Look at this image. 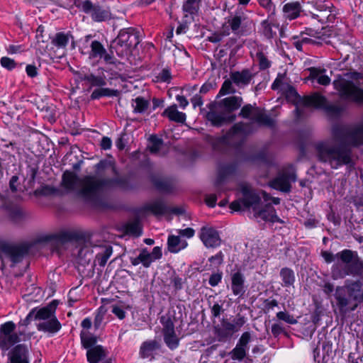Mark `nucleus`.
I'll return each instance as SVG.
<instances>
[{
  "label": "nucleus",
  "instance_id": "1",
  "mask_svg": "<svg viewBox=\"0 0 363 363\" xmlns=\"http://www.w3.org/2000/svg\"><path fill=\"white\" fill-rule=\"evenodd\" d=\"M116 182L115 179L94 175L79 178L75 173L65 171L62 177L61 186L67 192L77 191V194L86 201H93L104 188L112 186Z\"/></svg>",
  "mask_w": 363,
  "mask_h": 363
},
{
  "label": "nucleus",
  "instance_id": "2",
  "mask_svg": "<svg viewBox=\"0 0 363 363\" xmlns=\"http://www.w3.org/2000/svg\"><path fill=\"white\" fill-rule=\"evenodd\" d=\"M242 198L233 201L230 204V208L234 211L250 210L254 213L255 218H259L264 221L271 223H280L283 221L277 216L275 208L270 204H267L262 208H260L261 198L252 189L244 186L241 189Z\"/></svg>",
  "mask_w": 363,
  "mask_h": 363
},
{
  "label": "nucleus",
  "instance_id": "3",
  "mask_svg": "<svg viewBox=\"0 0 363 363\" xmlns=\"http://www.w3.org/2000/svg\"><path fill=\"white\" fill-rule=\"evenodd\" d=\"M321 255L327 263L333 262L335 259L341 261L332 267L331 275L334 279H343L349 275L360 276L363 273V262L355 251L343 250L335 255L330 252L323 251Z\"/></svg>",
  "mask_w": 363,
  "mask_h": 363
},
{
  "label": "nucleus",
  "instance_id": "4",
  "mask_svg": "<svg viewBox=\"0 0 363 363\" xmlns=\"http://www.w3.org/2000/svg\"><path fill=\"white\" fill-rule=\"evenodd\" d=\"M334 88L345 100L363 103V74L357 72H346L338 74L333 81Z\"/></svg>",
  "mask_w": 363,
  "mask_h": 363
},
{
  "label": "nucleus",
  "instance_id": "5",
  "mask_svg": "<svg viewBox=\"0 0 363 363\" xmlns=\"http://www.w3.org/2000/svg\"><path fill=\"white\" fill-rule=\"evenodd\" d=\"M334 296L341 313L353 311L363 303V283L360 280H347L344 286L336 288Z\"/></svg>",
  "mask_w": 363,
  "mask_h": 363
},
{
  "label": "nucleus",
  "instance_id": "6",
  "mask_svg": "<svg viewBox=\"0 0 363 363\" xmlns=\"http://www.w3.org/2000/svg\"><path fill=\"white\" fill-rule=\"evenodd\" d=\"M57 300H52L42 308H34V320L40 321L36 327L38 331L54 335L60 330L62 325L55 315L58 306Z\"/></svg>",
  "mask_w": 363,
  "mask_h": 363
},
{
  "label": "nucleus",
  "instance_id": "7",
  "mask_svg": "<svg viewBox=\"0 0 363 363\" xmlns=\"http://www.w3.org/2000/svg\"><path fill=\"white\" fill-rule=\"evenodd\" d=\"M272 89L273 90H281L284 93L286 98L295 104L315 108H324L326 104V98L318 93H315L311 96H305L304 98H301L293 86L284 84L279 79H275L272 85Z\"/></svg>",
  "mask_w": 363,
  "mask_h": 363
},
{
  "label": "nucleus",
  "instance_id": "8",
  "mask_svg": "<svg viewBox=\"0 0 363 363\" xmlns=\"http://www.w3.org/2000/svg\"><path fill=\"white\" fill-rule=\"evenodd\" d=\"M140 43L139 35L132 28L122 30L111 44V52L121 57L128 56Z\"/></svg>",
  "mask_w": 363,
  "mask_h": 363
},
{
  "label": "nucleus",
  "instance_id": "9",
  "mask_svg": "<svg viewBox=\"0 0 363 363\" xmlns=\"http://www.w3.org/2000/svg\"><path fill=\"white\" fill-rule=\"evenodd\" d=\"M16 324L13 321H8L0 325V350L2 355L15 344L24 340L25 332H15Z\"/></svg>",
  "mask_w": 363,
  "mask_h": 363
},
{
  "label": "nucleus",
  "instance_id": "10",
  "mask_svg": "<svg viewBox=\"0 0 363 363\" xmlns=\"http://www.w3.org/2000/svg\"><path fill=\"white\" fill-rule=\"evenodd\" d=\"M76 6L84 13L89 14L95 22L106 21L111 18L109 9L93 4L90 0L81 1Z\"/></svg>",
  "mask_w": 363,
  "mask_h": 363
},
{
  "label": "nucleus",
  "instance_id": "11",
  "mask_svg": "<svg viewBox=\"0 0 363 363\" xmlns=\"http://www.w3.org/2000/svg\"><path fill=\"white\" fill-rule=\"evenodd\" d=\"M240 116L248 118L260 125L272 127L274 125V120L257 106L251 104L244 106L240 112Z\"/></svg>",
  "mask_w": 363,
  "mask_h": 363
},
{
  "label": "nucleus",
  "instance_id": "12",
  "mask_svg": "<svg viewBox=\"0 0 363 363\" xmlns=\"http://www.w3.org/2000/svg\"><path fill=\"white\" fill-rule=\"evenodd\" d=\"M245 322V318L240 314L236 315L232 323L227 320H223L221 322V328L216 329V334L219 340L227 338L233 333L239 331Z\"/></svg>",
  "mask_w": 363,
  "mask_h": 363
},
{
  "label": "nucleus",
  "instance_id": "13",
  "mask_svg": "<svg viewBox=\"0 0 363 363\" xmlns=\"http://www.w3.org/2000/svg\"><path fill=\"white\" fill-rule=\"evenodd\" d=\"M199 238L203 245L208 248L217 247L221 243L218 232L211 226H203L200 230Z\"/></svg>",
  "mask_w": 363,
  "mask_h": 363
},
{
  "label": "nucleus",
  "instance_id": "14",
  "mask_svg": "<svg viewBox=\"0 0 363 363\" xmlns=\"http://www.w3.org/2000/svg\"><path fill=\"white\" fill-rule=\"evenodd\" d=\"M247 125L243 123H238L235 124L232 128L226 134V139L228 142L240 145L243 141L245 136L248 133Z\"/></svg>",
  "mask_w": 363,
  "mask_h": 363
},
{
  "label": "nucleus",
  "instance_id": "15",
  "mask_svg": "<svg viewBox=\"0 0 363 363\" xmlns=\"http://www.w3.org/2000/svg\"><path fill=\"white\" fill-rule=\"evenodd\" d=\"M8 359L7 363H29L26 345L19 344L13 347L8 353Z\"/></svg>",
  "mask_w": 363,
  "mask_h": 363
},
{
  "label": "nucleus",
  "instance_id": "16",
  "mask_svg": "<svg viewBox=\"0 0 363 363\" xmlns=\"http://www.w3.org/2000/svg\"><path fill=\"white\" fill-rule=\"evenodd\" d=\"M296 179L294 174L282 173L270 182V186L283 192H289L291 189V182Z\"/></svg>",
  "mask_w": 363,
  "mask_h": 363
},
{
  "label": "nucleus",
  "instance_id": "17",
  "mask_svg": "<svg viewBox=\"0 0 363 363\" xmlns=\"http://www.w3.org/2000/svg\"><path fill=\"white\" fill-rule=\"evenodd\" d=\"M230 77L233 84L240 88H244L250 83L254 74L250 69H244L241 71L230 72Z\"/></svg>",
  "mask_w": 363,
  "mask_h": 363
},
{
  "label": "nucleus",
  "instance_id": "18",
  "mask_svg": "<svg viewBox=\"0 0 363 363\" xmlns=\"http://www.w3.org/2000/svg\"><path fill=\"white\" fill-rule=\"evenodd\" d=\"M231 289L235 296H242L245 294V277L241 272H237L232 274Z\"/></svg>",
  "mask_w": 363,
  "mask_h": 363
},
{
  "label": "nucleus",
  "instance_id": "19",
  "mask_svg": "<svg viewBox=\"0 0 363 363\" xmlns=\"http://www.w3.org/2000/svg\"><path fill=\"white\" fill-rule=\"evenodd\" d=\"M70 38H73L70 32H58L51 38V43L57 50H65Z\"/></svg>",
  "mask_w": 363,
  "mask_h": 363
},
{
  "label": "nucleus",
  "instance_id": "20",
  "mask_svg": "<svg viewBox=\"0 0 363 363\" xmlns=\"http://www.w3.org/2000/svg\"><path fill=\"white\" fill-rule=\"evenodd\" d=\"M206 118L209 121L212 125L215 126H220L226 122H231L235 119V116L232 115L227 116L224 113H217L213 111H211L207 113Z\"/></svg>",
  "mask_w": 363,
  "mask_h": 363
},
{
  "label": "nucleus",
  "instance_id": "21",
  "mask_svg": "<svg viewBox=\"0 0 363 363\" xmlns=\"http://www.w3.org/2000/svg\"><path fill=\"white\" fill-rule=\"evenodd\" d=\"M160 348V344L155 340L145 341L140 348V356L145 359L153 355Z\"/></svg>",
  "mask_w": 363,
  "mask_h": 363
},
{
  "label": "nucleus",
  "instance_id": "22",
  "mask_svg": "<svg viewBox=\"0 0 363 363\" xmlns=\"http://www.w3.org/2000/svg\"><path fill=\"white\" fill-rule=\"evenodd\" d=\"M309 78L315 81L318 84L327 86L330 84V78L325 74V69L320 68L311 67L310 69Z\"/></svg>",
  "mask_w": 363,
  "mask_h": 363
},
{
  "label": "nucleus",
  "instance_id": "23",
  "mask_svg": "<svg viewBox=\"0 0 363 363\" xmlns=\"http://www.w3.org/2000/svg\"><path fill=\"white\" fill-rule=\"evenodd\" d=\"M301 11V6L298 1L286 4L283 7L284 16L286 18L293 20L298 18Z\"/></svg>",
  "mask_w": 363,
  "mask_h": 363
},
{
  "label": "nucleus",
  "instance_id": "24",
  "mask_svg": "<svg viewBox=\"0 0 363 363\" xmlns=\"http://www.w3.org/2000/svg\"><path fill=\"white\" fill-rule=\"evenodd\" d=\"M106 354L104 348L101 345H96L90 348L86 352L87 360L90 363H99L105 358Z\"/></svg>",
  "mask_w": 363,
  "mask_h": 363
},
{
  "label": "nucleus",
  "instance_id": "25",
  "mask_svg": "<svg viewBox=\"0 0 363 363\" xmlns=\"http://www.w3.org/2000/svg\"><path fill=\"white\" fill-rule=\"evenodd\" d=\"M228 23L235 33L238 32L241 27L250 26L252 24V21L244 16H235L230 18Z\"/></svg>",
  "mask_w": 363,
  "mask_h": 363
},
{
  "label": "nucleus",
  "instance_id": "26",
  "mask_svg": "<svg viewBox=\"0 0 363 363\" xmlns=\"http://www.w3.org/2000/svg\"><path fill=\"white\" fill-rule=\"evenodd\" d=\"M162 115L168 117L170 121L177 123H184L186 121V114L179 111L175 104L167 108Z\"/></svg>",
  "mask_w": 363,
  "mask_h": 363
},
{
  "label": "nucleus",
  "instance_id": "27",
  "mask_svg": "<svg viewBox=\"0 0 363 363\" xmlns=\"http://www.w3.org/2000/svg\"><path fill=\"white\" fill-rule=\"evenodd\" d=\"M167 245L169 252L177 253L185 248L187 242L185 240H182L179 236L170 235L167 240Z\"/></svg>",
  "mask_w": 363,
  "mask_h": 363
},
{
  "label": "nucleus",
  "instance_id": "28",
  "mask_svg": "<svg viewBox=\"0 0 363 363\" xmlns=\"http://www.w3.org/2000/svg\"><path fill=\"white\" fill-rule=\"evenodd\" d=\"M242 103V99L240 96H230L221 101L222 105L228 113H231L239 108Z\"/></svg>",
  "mask_w": 363,
  "mask_h": 363
},
{
  "label": "nucleus",
  "instance_id": "29",
  "mask_svg": "<svg viewBox=\"0 0 363 363\" xmlns=\"http://www.w3.org/2000/svg\"><path fill=\"white\" fill-rule=\"evenodd\" d=\"M274 17L272 18H269L268 16L266 20H264L261 23V25L263 28V33L264 35L268 38H272L277 34L276 31L273 30V28H279V25L274 23Z\"/></svg>",
  "mask_w": 363,
  "mask_h": 363
},
{
  "label": "nucleus",
  "instance_id": "30",
  "mask_svg": "<svg viewBox=\"0 0 363 363\" xmlns=\"http://www.w3.org/2000/svg\"><path fill=\"white\" fill-rule=\"evenodd\" d=\"M5 250L13 264L20 262L26 254L24 249L18 247H8Z\"/></svg>",
  "mask_w": 363,
  "mask_h": 363
},
{
  "label": "nucleus",
  "instance_id": "31",
  "mask_svg": "<svg viewBox=\"0 0 363 363\" xmlns=\"http://www.w3.org/2000/svg\"><path fill=\"white\" fill-rule=\"evenodd\" d=\"M80 339L82 347L86 349L87 350H89L90 348L96 346V337L91 335L89 332H86L84 330L81 331Z\"/></svg>",
  "mask_w": 363,
  "mask_h": 363
},
{
  "label": "nucleus",
  "instance_id": "32",
  "mask_svg": "<svg viewBox=\"0 0 363 363\" xmlns=\"http://www.w3.org/2000/svg\"><path fill=\"white\" fill-rule=\"evenodd\" d=\"M280 277L282 280V286L289 287L293 286L295 281V276L292 269L285 267L280 271Z\"/></svg>",
  "mask_w": 363,
  "mask_h": 363
},
{
  "label": "nucleus",
  "instance_id": "33",
  "mask_svg": "<svg viewBox=\"0 0 363 363\" xmlns=\"http://www.w3.org/2000/svg\"><path fill=\"white\" fill-rule=\"evenodd\" d=\"M132 106L134 113H142L147 111L150 106V102L143 97L138 96L133 100Z\"/></svg>",
  "mask_w": 363,
  "mask_h": 363
},
{
  "label": "nucleus",
  "instance_id": "34",
  "mask_svg": "<svg viewBox=\"0 0 363 363\" xmlns=\"http://www.w3.org/2000/svg\"><path fill=\"white\" fill-rule=\"evenodd\" d=\"M147 260V250L146 248L141 250L137 257L130 258V262L133 266L142 264L145 268L149 267V262Z\"/></svg>",
  "mask_w": 363,
  "mask_h": 363
},
{
  "label": "nucleus",
  "instance_id": "35",
  "mask_svg": "<svg viewBox=\"0 0 363 363\" xmlns=\"http://www.w3.org/2000/svg\"><path fill=\"white\" fill-rule=\"evenodd\" d=\"M90 47L91 52L89 56L91 58H102L103 55H104L106 52V49L104 48L103 45L98 40L92 41Z\"/></svg>",
  "mask_w": 363,
  "mask_h": 363
},
{
  "label": "nucleus",
  "instance_id": "36",
  "mask_svg": "<svg viewBox=\"0 0 363 363\" xmlns=\"http://www.w3.org/2000/svg\"><path fill=\"white\" fill-rule=\"evenodd\" d=\"M118 91L117 90L111 89L108 88L96 89L93 91L91 94V99H99L103 96H117Z\"/></svg>",
  "mask_w": 363,
  "mask_h": 363
},
{
  "label": "nucleus",
  "instance_id": "37",
  "mask_svg": "<svg viewBox=\"0 0 363 363\" xmlns=\"http://www.w3.org/2000/svg\"><path fill=\"white\" fill-rule=\"evenodd\" d=\"M111 254L112 247L110 246L105 247L96 255V262H97L101 267H104Z\"/></svg>",
  "mask_w": 363,
  "mask_h": 363
},
{
  "label": "nucleus",
  "instance_id": "38",
  "mask_svg": "<svg viewBox=\"0 0 363 363\" xmlns=\"http://www.w3.org/2000/svg\"><path fill=\"white\" fill-rule=\"evenodd\" d=\"M160 323L162 325L163 335L166 334L172 333L174 330V325L169 316L162 315L160 318Z\"/></svg>",
  "mask_w": 363,
  "mask_h": 363
},
{
  "label": "nucleus",
  "instance_id": "39",
  "mask_svg": "<svg viewBox=\"0 0 363 363\" xmlns=\"http://www.w3.org/2000/svg\"><path fill=\"white\" fill-rule=\"evenodd\" d=\"M84 80L90 83L92 86H103L106 84L104 77L96 76L93 74L85 75L84 77Z\"/></svg>",
  "mask_w": 363,
  "mask_h": 363
},
{
  "label": "nucleus",
  "instance_id": "40",
  "mask_svg": "<svg viewBox=\"0 0 363 363\" xmlns=\"http://www.w3.org/2000/svg\"><path fill=\"white\" fill-rule=\"evenodd\" d=\"M163 145L162 140L156 135H151L150 138V145L148 148L151 153L158 154Z\"/></svg>",
  "mask_w": 363,
  "mask_h": 363
},
{
  "label": "nucleus",
  "instance_id": "41",
  "mask_svg": "<svg viewBox=\"0 0 363 363\" xmlns=\"http://www.w3.org/2000/svg\"><path fill=\"white\" fill-rule=\"evenodd\" d=\"M164 341L169 349L174 350L179 346V339L174 331L172 333L164 335Z\"/></svg>",
  "mask_w": 363,
  "mask_h": 363
},
{
  "label": "nucleus",
  "instance_id": "42",
  "mask_svg": "<svg viewBox=\"0 0 363 363\" xmlns=\"http://www.w3.org/2000/svg\"><path fill=\"white\" fill-rule=\"evenodd\" d=\"M256 57L260 69L264 70L270 67L271 62L268 60L262 49H258L256 53Z\"/></svg>",
  "mask_w": 363,
  "mask_h": 363
},
{
  "label": "nucleus",
  "instance_id": "43",
  "mask_svg": "<svg viewBox=\"0 0 363 363\" xmlns=\"http://www.w3.org/2000/svg\"><path fill=\"white\" fill-rule=\"evenodd\" d=\"M148 209L155 215H163L167 209L164 203L162 201H156L149 205Z\"/></svg>",
  "mask_w": 363,
  "mask_h": 363
},
{
  "label": "nucleus",
  "instance_id": "44",
  "mask_svg": "<svg viewBox=\"0 0 363 363\" xmlns=\"http://www.w3.org/2000/svg\"><path fill=\"white\" fill-rule=\"evenodd\" d=\"M247 351V350L235 345V348L230 352L229 354L232 359L240 362L245 357Z\"/></svg>",
  "mask_w": 363,
  "mask_h": 363
},
{
  "label": "nucleus",
  "instance_id": "45",
  "mask_svg": "<svg viewBox=\"0 0 363 363\" xmlns=\"http://www.w3.org/2000/svg\"><path fill=\"white\" fill-rule=\"evenodd\" d=\"M259 4L268 12L269 18H272L275 16V6L272 0H257Z\"/></svg>",
  "mask_w": 363,
  "mask_h": 363
},
{
  "label": "nucleus",
  "instance_id": "46",
  "mask_svg": "<svg viewBox=\"0 0 363 363\" xmlns=\"http://www.w3.org/2000/svg\"><path fill=\"white\" fill-rule=\"evenodd\" d=\"M233 81L231 79H228L224 81L222 84V86L219 91V94L220 95H226L228 94H234L236 92L235 89L233 86Z\"/></svg>",
  "mask_w": 363,
  "mask_h": 363
},
{
  "label": "nucleus",
  "instance_id": "47",
  "mask_svg": "<svg viewBox=\"0 0 363 363\" xmlns=\"http://www.w3.org/2000/svg\"><path fill=\"white\" fill-rule=\"evenodd\" d=\"M162 256V249L160 247H155L152 252L147 250V259L149 262V267L151 264L157 259H160Z\"/></svg>",
  "mask_w": 363,
  "mask_h": 363
},
{
  "label": "nucleus",
  "instance_id": "48",
  "mask_svg": "<svg viewBox=\"0 0 363 363\" xmlns=\"http://www.w3.org/2000/svg\"><path fill=\"white\" fill-rule=\"evenodd\" d=\"M126 230L128 233L135 237H139L142 234V228L140 224L137 222L128 224L126 226Z\"/></svg>",
  "mask_w": 363,
  "mask_h": 363
},
{
  "label": "nucleus",
  "instance_id": "49",
  "mask_svg": "<svg viewBox=\"0 0 363 363\" xmlns=\"http://www.w3.org/2000/svg\"><path fill=\"white\" fill-rule=\"evenodd\" d=\"M235 171V167L233 165L223 166L219 169L218 178L217 184L221 183L225 175L230 174Z\"/></svg>",
  "mask_w": 363,
  "mask_h": 363
},
{
  "label": "nucleus",
  "instance_id": "50",
  "mask_svg": "<svg viewBox=\"0 0 363 363\" xmlns=\"http://www.w3.org/2000/svg\"><path fill=\"white\" fill-rule=\"evenodd\" d=\"M59 190L51 186L45 185L41 186L40 189L36 190V193L43 196H50L57 194Z\"/></svg>",
  "mask_w": 363,
  "mask_h": 363
},
{
  "label": "nucleus",
  "instance_id": "51",
  "mask_svg": "<svg viewBox=\"0 0 363 363\" xmlns=\"http://www.w3.org/2000/svg\"><path fill=\"white\" fill-rule=\"evenodd\" d=\"M277 317L279 320H283L289 324H296L297 320L286 311H279L277 313Z\"/></svg>",
  "mask_w": 363,
  "mask_h": 363
},
{
  "label": "nucleus",
  "instance_id": "52",
  "mask_svg": "<svg viewBox=\"0 0 363 363\" xmlns=\"http://www.w3.org/2000/svg\"><path fill=\"white\" fill-rule=\"evenodd\" d=\"M251 340V334L249 332H245L242 334L236 345L248 350V344Z\"/></svg>",
  "mask_w": 363,
  "mask_h": 363
},
{
  "label": "nucleus",
  "instance_id": "53",
  "mask_svg": "<svg viewBox=\"0 0 363 363\" xmlns=\"http://www.w3.org/2000/svg\"><path fill=\"white\" fill-rule=\"evenodd\" d=\"M183 10L189 13H194L196 10V0H186L183 4Z\"/></svg>",
  "mask_w": 363,
  "mask_h": 363
},
{
  "label": "nucleus",
  "instance_id": "54",
  "mask_svg": "<svg viewBox=\"0 0 363 363\" xmlns=\"http://www.w3.org/2000/svg\"><path fill=\"white\" fill-rule=\"evenodd\" d=\"M171 78L172 75L168 69H163L157 76V81L162 82H169Z\"/></svg>",
  "mask_w": 363,
  "mask_h": 363
},
{
  "label": "nucleus",
  "instance_id": "55",
  "mask_svg": "<svg viewBox=\"0 0 363 363\" xmlns=\"http://www.w3.org/2000/svg\"><path fill=\"white\" fill-rule=\"evenodd\" d=\"M106 312V310L104 307L101 306L99 308L98 313L96 315L95 318H94V326L96 328H98L100 327V325L103 321L104 316Z\"/></svg>",
  "mask_w": 363,
  "mask_h": 363
},
{
  "label": "nucleus",
  "instance_id": "56",
  "mask_svg": "<svg viewBox=\"0 0 363 363\" xmlns=\"http://www.w3.org/2000/svg\"><path fill=\"white\" fill-rule=\"evenodd\" d=\"M1 65L4 68L11 70L16 67V63L9 57H3L1 58Z\"/></svg>",
  "mask_w": 363,
  "mask_h": 363
},
{
  "label": "nucleus",
  "instance_id": "57",
  "mask_svg": "<svg viewBox=\"0 0 363 363\" xmlns=\"http://www.w3.org/2000/svg\"><path fill=\"white\" fill-rule=\"evenodd\" d=\"M278 306V301L275 299H265L264 301V311L268 313Z\"/></svg>",
  "mask_w": 363,
  "mask_h": 363
},
{
  "label": "nucleus",
  "instance_id": "58",
  "mask_svg": "<svg viewBox=\"0 0 363 363\" xmlns=\"http://www.w3.org/2000/svg\"><path fill=\"white\" fill-rule=\"evenodd\" d=\"M223 311V305L218 303H215L211 308L212 316L214 318L219 317Z\"/></svg>",
  "mask_w": 363,
  "mask_h": 363
},
{
  "label": "nucleus",
  "instance_id": "59",
  "mask_svg": "<svg viewBox=\"0 0 363 363\" xmlns=\"http://www.w3.org/2000/svg\"><path fill=\"white\" fill-rule=\"evenodd\" d=\"M222 279V273H215L211 275L209 278V284L211 286H217L221 281Z\"/></svg>",
  "mask_w": 363,
  "mask_h": 363
},
{
  "label": "nucleus",
  "instance_id": "60",
  "mask_svg": "<svg viewBox=\"0 0 363 363\" xmlns=\"http://www.w3.org/2000/svg\"><path fill=\"white\" fill-rule=\"evenodd\" d=\"M112 146V141L110 138L104 136L100 143V147L104 150H110Z\"/></svg>",
  "mask_w": 363,
  "mask_h": 363
},
{
  "label": "nucleus",
  "instance_id": "61",
  "mask_svg": "<svg viewBox=\"0 0 363 363\" xmlns=\"http://www.w3.org/2000/svg\"><path fill=\"white\" fill-rule=\"evenodd\" d=\"M112 313L116 315L120 320H123L125 317V312L124 310L118 306H113Z\"/></svg>",
  "mask_w": 363,
  "mask_h": 363
},
{
  "label": "nucleus",
  "instance_id": "62",
  "mask_svg": "<svg viewBox=\"0 0 363 363\" xmlns=\"http://www.w3.org/2000/svg\"><path fill=\"white\" fill-rule=\"evenodd\" d=\"M178 233L181 236L186 237L188 238H191L194 235L195 231L191 228H187L185 229H180L178 230Z\"/></svg>",
  "mask_w": 363,
  "mask_h": 363
},
{
  "label": "nucleus",
  "instance_id": "63",
  "mask_svg": "<svg viewBox=\"0 0 363 363\" xmlns=\"http://www.w3.org/2000/svg\"><path fill=\"white\" fill-rule=\"evenodd\" d=\"M26 72L30 77H35L38 75V69L33 65H28L26 67Z\"/></svg>",
  "mask_w": 363,
  "mask_h": 363
},
{
  "label": "nucleus",
  "instance_id": "64",
  "mask_svg": "<svg viewBox=\"0 0 363 363\" xmlns=\"http://www.w3.org/2000/svg\"><path fill=\"white\" fill-rule=\"evenodd\" d=\"M34 312L35 310H31L29 313L27 315L25 319L21 320L18 325L23 326H27L31 321V320L34 319Z\"/></svg>",
  "mask_w": 363,
  "mask_h": 363
}]
</instances>
